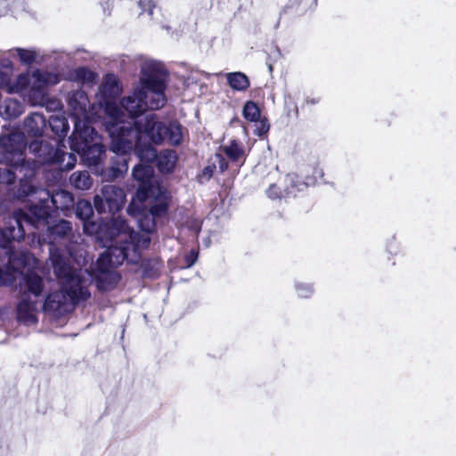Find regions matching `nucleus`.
I'll return each instance as SVG.
<instances>
[{
    "label": "nucleus",
    "instance_id": "f257e3e1",
    "mask_svg": "<svg viewBox=\"0 0 456 456\" xmlns=\"http://www.w3.org/2000/svg\"><path fill=\"white\" fill-rule=\"evenodd\" d=\"M105 128L111 142L110 150L125 155L136 151L142 161L150 162L157 157L156 150L151 145L161 144L166 140L173 145L181 143L183 138L182 126L176 121L165 123L155 114H148L136 121L117 120L118 109L108 105Z\"/></svg>",
    "mask_w": 456,
    "mask_h": 456
},
{
    "label": "nucleus",
    "instance_id": "f03ea898",
    "mask_svg": "<svg viewBox=\"0 0 456 456\" xmlns=\"http://www.w3.org/2000/svg\"><path fill=\"white\" fill-rule=\"evenodd\" d=\"M51 263L61 289L49 293L42 308L55 316L69 312L76 304L90 297L88 286L92 276L86 270L77 269L68 265L57 252L52 251Z\"/></svg>",
    "mask_w": 456,
    "mask_h": 456
},
{
    "label": "nucleus",
    "instance_id": "7ed1b4c3",
    "mask_svg": "<svg viewBox=\"0 0 456 456\" xmlns=\"http://www.w3.org/2000/svg\"><path fill=\"white\" fill-rule=\"evenodd\" d=\"M141 74L139 86L134 91L132 95L125 97L120 103L121 108L128 113L127 118L116 103L106 101L103 109L104 117L102 122L104 126L108 105H114L118 111L117 120L121 119L124 121H136L137 118H141L140 114L143 112L145 107L159 109L164 106L166 102L164 94L165 83L163 77L164 70L161 64L152 60H146L142 64Z\"/></svg>",
    "mask_w": 456,
    "mask_h": 456
},
{
    "label": "nucleus",
    "instance_id": "20e7f679",
    "mask_svg": "<svg viewBox=\"0 0 456 456\" xmlns=\"http://www.w3.org/2000/svg\"><path fill=\"white\" fill-rule=\"evenodd\" d=\"M36 262L29 254H22L21 259L16 260L12 256L8 258V265L3 269L0 267V285H11L20 274L24 275V290L16 307L19 322L32 325L37 322V314L41 308L40 296L44 289L42 278L34 271L24 273L20 271V265L24 267L32 265Z\"/></svg>",
    "mask_w": 456,
    "mask_h": 456
},
{
    "label": "nucleus",
    "instance_id": "39448f33",
    "mask_svg": "<svg viewBox=\"0 0 456 456\" xmlns=\"http://www.w3.org/2000/svg\"><path fill=\"white\" fill-rule=\"evenodd\" d=\"M4 71L0 74V88L9 94H22L33 105H45L46 89L61 81L60 75L55 72L37 69L32 73L20 74L12 80L13 65L9 59L2 61Z\"/></svg>",
    "mask_w": 456,
    "mask_h": 456
},
{
    "label": "nucleus",
    "instance_id": "423d86ee",
    "mask_svg": "<svg viewBox=\"0 0 456 456\" xmlns=\"http://www.w3.org/2000/svg\"><path fill=\"white\" fill-rule=\"evenodd\" d=\"M105 232H108L111 244L107 246V250L100 256L96 265L105 264L117 267L126 259L137 263L141 250L150 244L148 236H142V240L135 241V236L128 232V225L120 217L113 218L111 226Z\"/></svg>",
    "mask_w": 456,
    "mask_h": 456
},
{
    "label": "nucleus",
    "instance_id": "0eeeda50",
    "mask_svg": "<svg viewBox=\"0 0 456 456\" xmlns=\"http://www.w3.org/2000/svg\"><path fill=\"white\" fill-rule=\"evenodd\" d=\"M133 176L139 185L135 197L128 206V211L134 213L137 202L142 204V201L154 198L158 203L152 211L156 214L163 213L167 208L168 195L166 189L155 180L152 167L139 164L134 167Z\"/></svg>",
    "mask_w": 456,
    "mask_h": 456
},
{
    "label": "nucleus",
    "instance_id": "6e6552de",
    "mask_svg": "<svg viewBox=\"0 0 456 456\" xmlns=\"http://www.w3.org/2000/svg\"><path fill=\"white\" fill-rule=\"evenodd\" d=\"M39 200L41 204L31 206L28 213L19 210L12 216H8L0 232L1 248H6L10 241L23 239L25 234L23 222H28L37 228L45 223L49 216L48 208L45 206L46 198L42 195Z\"/></svg>",
    "mask_w": 456,
    "mask_h": 456
},
{
    "label": "nucleus",
    "instance_id": "1a4fd4ad",
    "mask_svg": "<svg viewBox=\"0 0 456 456\" xmlns=\"http://www.w3.org/2000/svg\"><path fill=\"white\" fill-rule=\"evenodd\" d=\"M70 148L81 155L89 167L97 166L104 156V147L100 137L91 126L77 122L70 136Z\"/></svg>",
    "mask_w": 456,
    "mask_h": 456
},
{
    "label": "nucleus",
    "instance_id": "9d476101",
    "mask_svg": "<svg viewBox=\"0 0 456 456\" xmlns=\"http://www.w3.org/2000/svg\"><path fill=\"white\" fill-rule=\"evenodd\" d=\"M25 135L22 133H12L0 137V162L17 166L23 162V151L26 147Z\"/></svg>",
    "mask_w": 456,
    "mask_h": 456
},
{
    "label": "nucleus",
    "instance_id": "9b49d317",
    "mask_svg": "<svg viewBox=\"0 0 456 456\" xmlns=\"http://www.w3.org/2000/svg\"><path fill=\"white\" fill-rule=\"evenodd\" d=\"M158 201L151 198L149 200L142 201V204L137 202L134 212L130 213L128 210V214L136 217L139 227L142 233L134 232L130 230L128 227V232L135 236V241L142 240V236H148L151 240L149 234L152 232L155 229V217L163 216L167 209L161 214H156L152 211V209L157 206Z\"/></svg>",
    "mask_w": 456,
    "mask_h": 456
},
{
    "label": "nucleus",
    "instance_id": "f8f14e48",
    "mask_svg": "<svg viewBox=\"0 0 456 456\" xmlns=\"http://www.w3.org/2000/svg\"><path fill=\"white\" fill-rule=\"evenodd\" d=\"M125 200L126 194L121 188L109 184L102 187L101 195H95L94 203L99 213L114 214L123 207Z\"/></svg>",
    "mask_w": 456,
    "mask_h": 456
},
{
    "label": "nucleus",
    "instance_id": "ddd939ff",
    "mask_svg": "<svg viewBox=\"0 0 456 456\" xmlns=\"http://www.w3.org/2000/svg\"><path fill=\"white\" fill-rule=\"evenodd\" d=\"M69 107L71 114L75 119V125L81 122V125L86 124L90 126L91 123L95 122L100 116L94 112L95 107L93 106L88 109V98L85 92L77 90L73 92L68 98Z\"/></svg>",
    "mask_w": 456,
    "mask_h": 456
},
{
    "label": "nucleus",
    "instance_id": "4468645a",
    "mask_svg": "<svg viewBox=\"0 0 456 456\" xmlns=\"http://www.w3.org/2000/svg\"><path fill=\"white\" fill-rule=\"evenodd\" d=\"M246 151L243 144L237 140H231L220 147V151L216 154V160L221 173L228 169L229 164L225 160L227 158L230 163L238 169L246 159Z\"/></svg>",
    "mask_w": 456,
    "mask_h": 456
},
{
    "label": "nucleus",
    "instance_id": "2eb2a0df",
    "mask_svg": "<svg viewBox=\"0 0 456 456\" xmlns=\"http://www.w3.org/2000/svg\"><path fill=\"white\" fill-rule=\"evenodd\" d=\"M20 191L25 195H30L33 193L39 192L40 195H43L44 197L46 198V200H48V198H50L53 205L56 208L61 210H68L74 204V198L72 194L64 190H60L53 194H50L46 191L37 190L34 188L31 184L26 183L21 185Z\"/></svg>",
    "mask_w": 456,
    "mask_h": 456
},
{
    "label": "nucleus",
    "instance_id": "dca6fc26",
    "mask_svg": "<svg viewBox=\"0 0 456 456\" xmlns=\"http://www.w3.org/2000/svg\"><path fill=\"white\" fill-rule=\"evenodd\" d=\"M94 214L93 207L90 201L81 200L77 203L76 216L83 221L84 232L87 234H98L99 238L108 228V224L100 225L90 220Z\"/></svg>",
    "mask_w": 456,
    "mask_h": 456
},
{
    "label": "nucleus",
    "instance_id": "f3484780",
    "mask_svg": "<svg viewBox=\"0 0 456 456\" xmlns=\"http://www.w3.org/2000/svg\"><path fill=\"white\" fill-rule=\"evenodd\" d=\"M47 231L49 232V243L51 244L50 254L52 251H57L64 258L66 263L70 265L69 259L59 248H54L53 244L59 240L70 241L71 238L74 237L71 224L66 220H60L55 224L49 226Z\"/></svg>",
    "mask_w": 456,
    "mask_h": 456
},
{
    "label": "nucleus",
    "instance_id": "a211bd4d",
    "mask_svg": "<svg viewBox=\"0 0 456 456\" xmlns=\"http://www.w3.org/2000/svg\"><path fill=\"white\" fill-rule=\"evenodd\" d=\"M100 273L97 276V287L102 290H110L118 282V275L111 272L112 266L107 265H97Z\"/></svg>",
    "mask_w": 456,
    "mask_h": 456
},
{
    "label": "nucleus",
    "instance_id": "6ab92c4d",
    "mask_svg": "<svg viewBox=\"0 0 456 456\" xmlns=\"http://www.w3.org/2000/svg\"><path fill=\"white\" fill-rule=\"evenodd\" d=\"M46 127V118L40 113L35 112L28 116L23 125L24 131L30 136H41Z\"/></svg>",
    "mask_w": 456,
    "mask_h": 456
},
{
    "label": "nucleus",
    "instance_id": "aec40b11",
    "mask_svg": "<svg viewBox=\"0 0 456 456\" xmlns=\"http://www.w3.org/2000/svg\"><path fill=\"white\" fill-rule=\"evenodd\" d=\"M24 110L22 104L17 100L7 99L0 105V116L4 118H15Z\"/></svg>",
    "mask_w": 456,
    "mask_h": 456
},
{
    "label": "nucleus",
    "instance_id": "412c9836",
    "mask_svg": "<svg viewBox=\"0 0 456 456\" xmlns=\"http://www.w3.org/2000/svg\"><path fill=\"white\" fill-rule=\"evenodd\" d=\"M158 159V167L159 170L163 173L171 172L177 160V156L175 151L173 150H165L160 152V154L155 158Z\"/></svg>",
    "mask_w": 456,
    "mask_h": 456
},
{
    "label": "nucleus",
    "instance_id": "4be33fe9",
    "mask_svg": "<svg viewBox=\"0 0 456 456\" xmlns=\"http://www.w3.org/2000/svg\"><path fill=\"white\" fill-rule=\"evenodd\" d=\"M230 86L237 91H245L249 86L248 77L241 72H232L226 75Z\"/></svg>",
    "mask_w": 456,
    "mask_h": 456
},
{
    "label": "nucleus",
    "instance_id": "5701e85b",
    "mask_svg": "<svg viewBox=\"0 0 456 456\" xmlns=\"http://www.w3.org/2000/svg\"><path fill=\"white\" fill-rule=\"evenodd\" d=\"M102 92L106 98H113L120 94V88L117 77L112 75H107L102 85Z\"/></svg>",
    "mask_w": 456,
    "mask_h": 456
},
{
    "label": "nucleus",
    "instance_id": "b1692460",
    "mask_svg": "<svg viewBox=\"0 0 456 456\" xmlns=\"http://www.w3.org/2000/svg\"><path fill=\"white\" fill-rule=\"evenodd\" d=\"M69 182L78 190H88L93 184V180L86 171L73 173L69 177Z\"/></svg>",
    "mask_w": 456,
    "mask_h": 456
},
{
    "label": "nucleus",
    "instance_id": "393cba45",
    "mask_svg": "<svg viewBox=\"0 0 456 456\" xmlns=\"http://www.w3.org/2000/svg\"><path fill=\"white\" fill-rule=\"evenodd\" d=\"M49 126L57 135H65L69 131V123L63 116H52Z\"/></svg>",
    "mask_w": 456,
    "mask_h": 456
},
{
    "label": "nucleus",
    "instance_id": "a878e982",
    "mask_svg": "<svg viewBox=\"0 0 456 456\" xmlns=\"http://www.w3.org/2000/svg\"><path fill=\"white\" fill-rule=\"evenodd\" d=\"M243 117L249 122L256 121L261 118V113L257 104L252 101L245 103L242 110Z\"/></svg>",
    "mask_w": 456,
    "mask_h": 456
},
{
    "label": "nucleus",
    "instance_id": "bb28decb",
    "mask_svg": "<svg viewBox=\"0 0 456 456\" xmlns=\"http://www.w3.org/2000/svg\"><path fill=\"white\" fill-rule=\"evenodd\" d=\"M19 56L20 61L25 64H31L35 61L37 53L31 49L16 48L14 50Z\"/></svg>",
    "mask_w": 456,
    "mask_h": 456
},
{
    "label": "nucleus",
    "instance_id": "cd10ccee",
    "mask_svg": "<svg viewBox=\"0 0 456 456\" xmlns=\"http://www.w3.org/2000/svg\"><path fill=\"white\" fill-rule=\"evenodd\" d=\"M253 122L255 123L256 126L255 134L259 136L265 134L270 129V125L268 123L267 118H265L261 117L259 118L258 120Z\"/></svg>",
    "mask_w": 456,
    "mask_h": 456
},
{
    "label": "nucleus",
    "instance_id": "c85d7f7f",
    "mask_svg": "<svg viewBox=\"0 0 456 456\" xmlns=\"http://www.w3.org/2000/svg\"><path fill=\"white\" fill-rule=\"evenodd\" d=\"M16 178L15 174L8 167L0 168V183L11 184Z\"/></svg>",
    "mask_w": 456,
    "mask_h": 456
},
{
    "label": "nucleus",
    "instance_id": "c756f323",
    "mask_svg": "<svg viewBox=\"0 0 456 456\" xmlns=\"http://www.w3.org/2000/svg\"><path fill=\"white\" fill-rule=\"evenodd\" d=\"M296 289L297 296L300 297H308L314 292L313 287L310 284H306L304 282H297Z\"/></svg>",
    "mask_w": 456,
    "mask_h": 456
},
{
    "label": "nucleus",
    "instance_id": "7c9ffc66",
    "mask_svg": "<svg viewBox=\"0 0 456 456\" xmlns=\"http://www.w3.org/2000/svg\"><path fill=\"white\" fill-rule=\"evenodd\" d=\"M92 77L93 73H91L86 68H79L75 70V80L85 82L86 80H90Z\"/></svg>",
    "mask_w": 456,
    "mask_h": 456
},
{
    "label": "nucleus",
    "instance_id": "2f4dec72",
    "mask_svg": "<svg viewBox=\"0 0 456 456\" xmlns=\"http://www.w3.org/2000/svg\"><path fill=\"white\" fill-rule=\"evenodd\" d=\"M128 169V164L126 159H122V163L118 167H112L113 177L117 178L118 175L126 173Z\"/></svg>",
    "mask_w": 456,
    "mask_h": 456
},
{
    "label": "nucleus",
    "instance_id": "473e14b6",
    "mask_svg": "<svg viewBox=\"0 0 456 456\" xmlns=\"http://www.w3.org/2000/svg\"><path fill=\"white\" fill-rule=\"evenodd\" d=\"M139 5L143 12H147L150 16L153 15L155 4L151 0H141Z\"/></svg>",
    "mask_w": 456,
    "mask_h": 456
},
{
    "label": "nucleus",
    "instance_id": "72a5a7b5",
    "mask_svg": "<svg viewBox=\"0 0 456 456\" xmlns=\"http://www.w3.org/2000/svg\"><path fill=\"white\" fill-rule=\"evenodd\" d=\"M45 104L46 105V108L48 110H58V109H61V104L59 101L57 100H47V98L45 97Z\"/></svg>",
    "mask_w": 456,
    "mask_h": 456
},
{
    "label": "nucleus",
    "instance_id": "f704fd0d",
    "mask_svg": "<svg viewBox=\"0 0 456 456\" xmlns=\"http://www.w3.org/2000/svg\"><path fill=\"white\" fill-rule=\"evenodd\" d=\"M198 253L194 250H191L189 255L186 256L185 261L187 263V267H191L197 260Z\"/></svg>",
    "mask_w": 456,
    "mask_h": 456
},
{
    "label": "nucleus",
    "instance_id": "c9c22d12",
    "mask_svg": "<svg viewBox=\"0 0 456 456\" xmlns=\"http://www.w3.org/2000/svg\"><path fill=\"white\" fill-rule=\"evenodd\" d=\"M267 195L272 199L279 198L281 196V191L278 190L276 185H272L267 190Z\"/></svg>",
    "mask_w": 456,
    "mask_h": 456
},
{
    "label": "nucleus",
    "instance_id": "e433bc0d",
    "mask_svg": "<svg viewBox=\"0 0 456 456\" xmlns=\"http://www.w3.org/2000/svg\"><path fill=\"white\" fill-rule=\"evenodd\" d=\"M217 163V161L215 159V162L213 163V167L212 166H208L206 167L203 171H202V175L207 178V179H209L212 175H213V169L216 168V164Z\"/></svg>",
    "mask_w": 456,
    "mask_h": 456
},
{
    "label": "nucleus",
    "instance_id": "4c0bfd02",
    "mask_svg": "<svg viewBox=\"0 0 456 456\" xmlns=\"http://www.w3.org/2000/svg\"><path fill=\"white\" fill-rule=\"evenodd\" d=\"M65 246H66V248H67V250H68V252H69V256H70L71 257H74V258H75V260H76V262L77 263V265H81V261H80L79 259H77V256H75V252H74V248H73V247H71V246H69V245H68V244H66Z\"/></svg>",
    "mask_w": 456,
    "mask_h": 456
},
{
    "label": "nucleus",
    "instance_id": "58836bf2",
    "mask_svg": "<svg viewBox=\"0 0 456 456\" xmlns=\"http://www.w3.org/2000/svg\"><path fill=\"white\" fill-rule=\"evenodd\" d=\"M67 155H68L69 159H71V162H69V164H68V167H69V169H71V168H73V167H74V166H75L76 158H75V157L73 156V154H71V153H69V154H67Z\"/></svg>",
    "mask_w": 456,
    "mask_h": 456
},
{
    "label": "nucleus",
    "instance_id": "ea45409f",
    "mask_svg": "<svg viewBox=\"0 0 456 456\" xmlns=\"http://www.w3.org/2000/svg\"><path fill=\"white\" fill-rule=\"evenodd\" d=\"M4 59H7V58H6V57H4V56H3V55H1V56H0V62H2V61H3ZM3 71H4V68H3V66H2V63H0V74H1Z\"/></svg>",
    "mask_w": 456,
    "mask_h": 456
},
{
    "label": "nucleus",
    "instance_id": "a19ab883",
    "mask_svg": "<svg viewBox=\"0 0 456 456\" xmlns=\"http://www.w3.org/2000/svg\"><path fill=\"white\" fill-rule=\"evenodd\" d=\"M37 147V142L31 143L29 146L30 150L36 151Z\"/></svg>",
    "mask_w": 456,
    "mask_h": 456
},
{
    "label": "nucleus",
    "instance_id": "79ce46f5",
    "mask_svg": "<svg viewBox=\"0 0 456 456\" xmlns=\"http://www.w3.org/2000/svg\"><path fill=\"white\" fill-rule=\"evenodd\" d=\"M0 5L6 6L7 5V1H4V2L1 3Z\"/></svg>",
    "mask_w": 456,
    "mask_h": 456
}]
</instances>
